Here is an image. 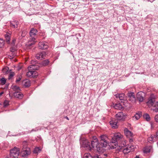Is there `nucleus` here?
<instances>
[{
	"instance_id": "7c9ffc66",
	"label": "nucleus",
	"mask_w": 158,
	"mask_h": 158,
	"mask_svg": "<svg viewBox=\"0 0 158 158\" xmlns=\"http://www.w3.org/2000/svg\"><path fill=\"white\" fill-rule=\"evenodd\" d=\"M5 42L4 40L2 39H0V48L3 47L4 45Z\"/></svg>"
},
{
	"instance_id": "aec40b11",
	"label": "nucleus",
	"mask_w": 158,
	"mask_h": 158,
	"mask_svg": "<svg viewBox=\"0 0 158 158\" xmlns=\"http://www.w3.org/2000/svg\"><path fill=\"white\" fill-rule=\"evenodd\" d=\"M142 115V112H138L136 113L135 115L132 117L133 119V120H138L140 118Z\"/></svg>"
},
{
	"instance_id": "412c9836",
	"label": "nucleus",
	"mask_w": 158,
	"mask_h": 158,
	"mask_svg": "<svg viewBox=\"0 0 158 158\" xmlns=\"http://www.w3.org/2000/svg\"><path fill=\"white\" fill-rule=\"evenodd\" d=\"M143 93L141 92H139L137 94V98L140 102H142L143 101V98L142 96Z\"/></svg>"
},
{
	"instance_id": "7ed1b4c3",
	"label": "nucleus",
	"mask_w": 158,
	"mask_h": 158,
	"mask_svg": "<svg viewBox=\"0 0 158 158\" xmlns=\"http://www.w3.org/2000/svg\"><path fill=\"white\" fill-rule=\"evenodd\" d=\"M38 31L37 29L34 28L31 29L29 32L30 38L29 39L28 46H31L35 43V36Z\"/></svg>"
},
{
	"instance_id": "9b49d317",
	"label": "nucleus",
	"mask_w": 158,
	"mask_h": 158,
	"mask_svg": "<svg viewBox=\"0 0 158 158\" xmlns=\"http://www.w3.org/2000/svg\"><path fill=\"white\" fill-rule=\"evenodd\" d=\"M117 123V120L114 118H111L110 122V124L112 128L113 129L117 128L118 127Z\"/></svg>"
},
{
	"instance_id": "6e6552de",
	"label": "nucleus",
	"mask_w": 158,
	"mask_h": 158,
	"mask_svg": "<svg viewBox=\"0 0 158 158\" xmlns=\"http://www.w3.org/2000/svg\"><path fill=\"white\" fill-rule=\"evenodd\" d=\"M128 100L132 103L136 102V98L135 93L132 92H129L127 94V97Z\"/></svg>"
},
{
	"instance_id": "72a5a7b5",
	"label": "nucleus",
	"mask_w": 158,
	"mask_h": 158,
	"mask_svg": "<svg viewBox=\"0 0 158 158\" xmlns=\"http://www.w3.org/2000/svg\"><path fill=\"white\" fill-rule=\"evenodd\" d=\"M26 31H23L22 32V35H21V37H20L19 38V39H22L23 38V37L25 36L26 34Z\"/></svg>"
},
{
	"instance_id": "37998d69",
	"label": "nucleus",
	"mask_w": 158,
	"mask_h": 158,
	"mask_svg": "<svg viewBox=\"0 0 158 158\" xmlns=\"http://www.w3.org/2000/svg\"><path fill=\"white\" fill-rule=\"evenodd\" d=\"M101 157L100 155H95L93 156V158H101Z\"/></svg>"
},
{
	"instance_id": "2f4dec72",
	"label": "nucleus",
	"mask_w": 158,
	"mask_h": 158,
	"mask_svg": "<svg viewBox=\"0 0 158 158\" xmlns=\"http://www.w3.org/2000/svg\"><path fill=\"white\" fill-rule=\"evenodd\" d=\"M49 63V61L48 60H44L42 62V64L44 66H46L48 65Z\"/></svg>"
},
{
	"instance_id": "5701e85b",
	"label": "nucleus",
	"mask_w": 158,
	"mask_h": 158,
	"mask_svg": "<svg viewBox=\"0 0 158 158\" xmlns=\"http://www.w3.org/2000/svg\"><path fill=\"white\" fill-rule=\"evenodd\" d=\"M114 108L116 109L121 110L123 108L122 106L120 103L116 104L114 106Z\"/></svg>"
},
{
	"instance_id": "09e8293b",
	"label": "nucleus",
	"mask_w": 158,
	"mask_h": 158,
	"mask_svg": "<svg viewBox=\"0 0 158 158\" xmlns=\"http://www.w3.org/2000/svg\"><path fill=\"white\" fill-rule=\"evenodd\" d=\"M65 118H66L68 120H69V118L67 116H66V117Z\"/></svg>"
},
{
	"instance_id": "49530a36",
	"label": "nucleus",
	"mask_w": 158,
	"mask_h": 158,
	"mask_svg": "<svg viewBox=\"0 0 158 158\" xmlns=\"http://www.w3.org/2000/svg\"><path fill=\"white\" fill-rule=\"evenodd\" d=\"M3 94V92H1L0 93V97Z\"/></svg>"
},
{
	"instance_id": "39448f33",
	"label": "nucleus",
	"mask_w": 158,
	"mask_h": 158,
	"mask_svg": "<svg viewBox=\"0 0 158 158\" xmlns=\"http://www.w3.org/2000/svg\"><path fill=\"white\" fill-rule=\"evenodd\" d=\"M80 143L82 147L85 148L86 149L91 150L92 147L91 148L87 140L84 139L80 140Z\"/></svg>"
},
{
	"instance_id": "58836bf2",
	"label": "nucleus",
	"mask_w": 158,
	"mask_h": 158,
	"mask_svg": "<svg viewBox=\"0 0 158 158\" xmlns=\"http://www.w3.org/2000/svg\"><path fill=\"white\" fill-rule=\"evenodd\" d=\"M8 67H6V68L3 69L2 70L3 72L6 73L8 71Z\"/></svg>"
},
{
	"instance_id": "f03ea898",
	"label": "nucleus",
	"mask_w": 158,
	"mask_h": 158,
	"mask_svg": "<svg viewBox=\"0 0 158 158\" xmlns=\"http://www.w3.org/2000/svg\"><path fill=\"white\" fill-rule=\"evenodd\" d=\"M147 104L149 107L152 106L151 110L155 112H158V102H155L154 98L151 96L147 102Z\"/></svg>"
},
{
	"instance_id": "603ef678",
	"label": "nucleus",
	"mask_w": 158,
	"mask_h": 158,
	"mask_svg": "<svg viewBox=\"0 0 158 158\" xmlns=\"http://www.w3.org/2000/svg\"><path fill=\"white\" fill-rule=\"evenodd\" d=\"M3 158H9L8 157H3Z\"/></svg>"
},
{
	"instance_id": "ea45409f",
	"label": "nucleus",
	"mask_w": 158,
	"mask_h": 158,
	"mask_svg": "<svg viewBox=\"0 0 158 158\" xmlns=\"http://www.w3.org/2000/svg\"><path fill=\"white\" fill-rule=\"evenodd\" d=\"M5 37L6 38L7 42H9V36L7 34H6L5 35Z\"/></svg>"
},
{
	"instance_id": "9d476101",
	"label": "nucleus",
	"mask_w": 158,
	"mask_h": 158,
	"mask_svg": "<svg viewBox=\"0 0 158 158\" xmlns=\"http://www.w3.org/2000/svg\"><path fill=\"white\" fill-rule=\"evenodd\" d=\"M47 55L46 52L42 51L37 53L35 57L38 60H42Z\"/></svg>"
},
{
	"instance_id": "4be33fe9",
	"label": "nucleus",
	"mask_w": 158,
	"mask_h": 158,
	"mask_svg": "<svg viewBox=\"0 0 158 158\" xmlns=\"http://www.w3.org/2000/svg\"><path fill=\"white\" fill-rule=\"evenodd\" d=\"M115 96L116 98H118V97L121 100H124L125 99V96L123 93L116 94H115Z\"/></svg>"
},
{
	"instance_id": "2eb2a0df",
	"label": "nucleus",
	"mask_w": 158,
	"mask_h": 158,
	"mask_svg": "<svg viewBox=\"0 0 158 158\" xmlns=\"http://www.w3.org/2000/svg\"><path fill=\"white\" fill-rule=\"evenodd\" d=\"M16 49L15 47H12L10 48V51L12 53L11 55H9V57L10 59H12L16 56Z\"/></svg>"
},
{
	"instance_id": "a18cd8bd",
	"label": "nucleus",
	"mask_w": 158,
	"mask_h": 158,
	"mask_svg": "<svg viewBox=\"0 0 158 158\" xmlns=\"http://www.w3.org/2000/svg\"><path fill=\"white\" fill-rule=\"evenodd\" d=\"M156 135L157 136V137L158 138V130L156 132Z\"/></svg>"
},
{
	"instance_id": "f8f14e48",
	"label": "nucleus",
	"mask_w": 158,
	"mask_h": 158,
	"mask_svg": "<svg viewBox=\"0 0 158 158\" xmlns=\"http://www.w3.org/2000/svg\"><path fill=\"white\" fill-rule=\"evenodd\" d=\"M29 71L27 73V75L28 77H35L38 76V73L35 71H31L28 69Z\"/></svg>"
},
{
	"instance_id": "e433bc0d",
	"label": "nucleus",
	"mask_w": 158,
	"mask_h": 158,
	"mask_svg": "<svg viewBox=\"0 0 158 158\" xmlns=\"http://www.w3.org/2000/svg\"><path fill=\"white\" fill-rule=\"evenodd\" d=\"M129 141L130 144H131L133 142V137L129 138Z\"/></svg>"
},
{
	"instance_id": "4c0bfd02",
	"label": "nucleus",
	"mask_w": 158,
	"mask_h": 158,
	"mask_svg": "<svg viewBox=\"0 0 158 158\" xmlns=\"http://www.w3.org/2000/svg\"><path fill=\"white\" fill-rule=\"evenodd\" d=\"M9 105V102L8 101H5L4 103V106H6Z\"/></svg>"
},
{
	"instance_id": "393cba45",
	"label": "nucleus",
	"mask_w": 158,
	"mask_h": 158,
	"mask_svg": "<svg viewBox=\"0 0 158 158\" xmlns=\"http://www.w3.org/2000/svg\"><path fill=\"white\" fill-rule=\"evenodd\" d=\"M143 118L146 119L147 121H149L150 120V117L148 114H146L143 115Z\"/></svg>"
},
{
	"instance_id": "c756f323",
	"label": "nucleus",
	"mask_w": 158,
	"mask_h": 158,
	"mask_svg": "<svg viewBox=\"0 0 158 158\" xmlns=\"http://www.w3.org/2000/svg\"><path fill=\"white\" fill-rule=\"evenodd\" d=\"M151 147H150L147 146L145 148L144 150L145 153L149 152H150Z\"/></svg>"
},
{
	"instance_id": "f257e3e1",
	"label": "nucleus",
	"mask_w": 158,
	"mask_h": 158,
	"mask_svg": "<svg viewBox=\"0 0 158 158\" xmlns=\"http://www.w3.org/2000/svg\"><path fill=\"white\" fill-rule=\"evenodd\" d=\"M100 141L99 143L97 139L91 141V145L93 148H96L97 151L99 152H103L105 151L104 148L107 146L108 138L106 135H102L100 136Z\"/></svg>"
},
{
	"instance_id": "b1692460",
	"label": "nucleus",
	"mask_w": 158,
	"mask_h": 158,
	"mask_svg": "<svg viewBox=\"0 0 158 158\" xmlns=\"http://www.w3.org/2000/svg\"><path fill=\"white\" fill-rule=\"evenodd\" d=\"M41 151L40 148L39 147H36L34 149L33 152L34 154H37L40 152Z\"/></svg>"
},
{
	"instance_id": "8fccbe9b",
	"label": "nucleus",
	"mask_w": 158,
	"mask_h": 158,
	"mask_svg": "<svg viewBox=\"0 0 158 158\" xmlns=\"http://www.w3.org/2000/svg\"><path fill=\"white\" fill-rule=\"evenodd\" d=\"M104 155L106 156H108V154H104Z\"/></svg>"
},
{
	"instance_id": "423d86ee",
	"label": "nucleus",
	"mask_w": 158,
	"mask_h": 158,
	"mask_svg": "<svg viewBox=\"0 0 158 158\" xmlns=\"http://www.w3.org/2000/svg\"><path fill=\"white\" fill-rule=\"evenodd\" d=\"M19 154V148L15 147L10 150V155L11 157L18 158Z\"/></svg>"
},
{
	"instance_id": "cd10ccee",
	"label": "nucleus",
	"mask_w": 158,
	"mask_h": 158,
	"mask_svg": "<svg viewBox=\"0 0 158 158\" xmlns=\"http://www.w3.org/2000/svg\"><path fill=\"white\" fill-rule=\"evenodd\" d=\"M6 80L4 78L0 79V84L2 85H4L6 82Z\"/></svg>"
},
{
	"instance_id": "a878e982",
	"label": "nucleus",
	"mask_w": 158,
	"mask_h": 158,
	"mask_svg": "<svg viewBox=\"0 0 158 158\" xmlns=\"http://www.w3.org/2000/svg\"><path fill=\"white\" fill-rule=\"evenodd\" d=\"M129 149L131 150V152L133 151L135 148H136V146L134 145H132L131 144H129L128 145Z\"/></svg>"
},
{
	"instance_id": "6ab92c4d",
	"label": "nucleus",
	"mask_w": 158,
	"mask_h": 158,
	"mask_svg": "<svg viewBox=\"0 0 158 158\" xmlns=\"http://www.w3.org/2000/svg\"><path fill=\"white\" fill-rule=\"evenodd\" d=\"M14 96L17 98H22L23 96V94L19 92H15L13 94Z\"/></svg>"
},
{
	"instance_id": "f704fd0d",
	"label": "nucleus",
	"mask_w": 158,
	"mask_h": 158,
	"mask_svg": "<svg viewBox=\"0 0 158 158\" xmlns=\"http://www.w3.org/2000/svg\"><path fill=\"white\" fill-rule=\"evenodd\" d=\"M28 143L27 141H24L23 143V148H26V147H27V146L28 145Z\"/></svg>"
},
{
	"instance_id": "79ce46f5",
	"label": "nucleus",
	"mask_w": 158,
	"mask_h": 158,
	"mask_svg": "<svg viewBox=\"0 0 158 158\" xmlns=\"http://www.w3.org/2000/svg\"><path fill=\"white\" fill-rule=\"evenodd\" d=\"M21 77H20V76H19V77L17 78L16 81V82L17 83L19 82L21 80Z\"/></svg>"
},
{
	"instance_id": "a211bd4d",
	"label": "nucleus",
	"mask_w": 158,
	"mask_h": 158,
	"mask_svg": "<svg viewBox=\"0 0 158 158\" xmlns=\"http://www.w3.org/2000/svg\"><path fill=\"white\" fill-rule=\"evenodd\" d=\"M123 146H125L123 148V152L125 154L127 153L131 152V150L129 149V148L128 146V145H126H126L125 142H124L123 143Z\"/></svg>"
},
{
	"instance_id": "f3484780",
	"label": "nucleus",
	"mask_w": 158,
	"mask_h": 158,
	"mask_svg": "<svg viewBox=\"0 0 158 158\" xmlns=\"http://www.w3.org/2000/svg\"><path fill=\"white\" fill-rule=\"evenodd\" d=\"M158 139L157 136L156 135H151L150 137L148 138V142L152 143L156 141Z\"/></svg>"
},
{
	"instance_id": "c85d7f7f",
	"label": "nucleus",
	"mask_w": 158,
	"mask_h": 158,
	"mask_svg": "<svg viewBox=\"0 0 158 158\" xmlns=\"http://www.w3.org/2000/svg\"><path fill=\"white\" fill-rule=\"evenodd\" d=\"M24 85L26 87H29L30 85V81L29 80H26L24 81Z\"/></svg>"
},
{
	"instance_id": "a19ab883",
	"label": "nucleus",
	"mask_w": 158,
	"mask_h": 158,
	"mask_svg": "<svg viewBox=\"0 0 158 158\" xmlns=\"http://www.w3.org/2000/svg\"><path fill=\"white\" fill-rule=\"evenodd\" d=\"M155 119L156 122H158V114L156 115L155 117Z\"/></svg>"
},
{
	"instance_id": "c03bdc74",
	"label": "nucleus",
	"mask_w": 158,
	"mask_h": 158,
	"mask_svg": "<svg viewBox=\"0 0 158 158\" xmlns=\"http://www.w3.org/2000/svg\"><path fill=\"white\" fill-rule=\"evenodd\" d=\"M15 87L16 88H17V90H20L19 89V87H17V86H15V88L14 89H15Z\"/></svg>"
},
{
	"instance_id": "473e14b6",
	"label": "nucleus",
	"mask_w": 158,
	"mask_h": 158,
	"mask_svg": "<svg viewBox=\"0 0 158 158\" xmlns=\"http://www.w3.org/2000/svg\"><path fill=\"white\" fill-rule=\"evenodd\" d=\"M15 24L13 23H10V26L11 27H13L14 28H16L17 27V22H14Z\"/></svg>"
},
{
	"instance_id": "ddd939ff",
	"label": "nucleus",
	"mask_w": 158,
	"mask_h": 158,
	"mask_svg": "<svg viewBox=\"0 0 158 158\" xmlns=\"http://www.w3.org/2000/svg\"><path fill=\"white\" fill-rule=\"evenodd\" d=\"M38 47L40 49H45L48 48V43L44 42H40L38 44Z\"/></svg>"
},
{
	"instance_id": "c9c22d12",
	"label": "nucleus",
	"mask_w": 158,
	"mask_h": 158,
	"mask_svg": "<svg viewBox=\"0 0 158 158\" xmlns=\"http://www.w3.org/2000/svg\"><path fill=\"white\" fill-rule=\"evenodd\" d=\"M14 73H10L9 76L8 77V79H11L12 77H13L14 76Z\"/></svg>"
},
{
	"instance_id": "3c124183",
	"label": "nucleus",
	"mask_w": 158,
	"mask_h": 158,
	"mask_svg": "<svg viewBox=\"0 0 158 158\" xmlns=\"http://www.w3.org/2000/svg\"><path fill=\"white\" fill-rule=\"evenodd\" d=\"M135 158H139V157L137 156H136Z\"/></svg>"
},
{
	"instance_id": "20e7f679",
	"label": "nucleus",
	"mask_w": 158,
	"mask_h": 158,
	"mask_svg": "<svg viewBox=\"0 0 158 158\" xmlns=\"http://www.w3.org/2000/svg\"><path fill=\"white\" fill-rule=\"evenodd\" d=\"M123 136L120 133L115 134L112 137L111 142L116 146L118 145V142L123 138Z\"/></svg>"
},
{
	"instance_id": "4468645a",
	"label": "nucleus",
	"mask_w": 158,
	"mask_h": 158,
	"mask_svg": "<svg viewBox=\"0 0 158 158\" xmlns=\"http://www.w3.org/2000/svg\"><path fill=\"white\" fill-rule=\"evenodd\" d=\"M117 120H123L124 118V115L122 112H120L118 113L115 115Z\"/></svg>"
},
{
	"instance_id": "1a4fd4ad",
	"label": "nucleus",
	"mask_w": 158,
	"mask_h": 158,
	"mask_svg": "<svg viewBox=\"0 0 158 158\" xmlns=\"http://www.w3.org/2000/svg\"><path fill=\"white\" fill-rule=\"evenodd\" d=\"M36 64V61L33 60H32L31 65L28 67V69L31 71H35V70H38L39 69V66Z\"/></svg>"
},
{
	"instance_id": "de8ad7c7",
	"label": "nucleus",
	"mask_w": 158,
	"mask_h": 158,
	"mask_svg": "<svg viewBox=\"0 0 158 158\" xmlns=\"http://www.w3.org/2000/svg\"><path fill=\"white\" fill-rule=\"evenodd\" d=\"M15 40H13V41H12V44H15Z\"/></svg>"
},
{
	"instance_id": "dca6fc26",
	"label": "nucleus",
	"mask_w": 158,
	"mask_h": 158,
	"mask_svg": "<svg viewBox=\"0 0 158 158\" xmlns=\"http://www.w3.org/2000/svg\"><path fill=\"white\" fill-rule=\"evenodd\" d=\"M124 133L126 136L128 138L133 137V133L127 128L124 129Z\"/></svg>"
},
{
	"instance_id": "bb28decb",
	"label": "nucleus",
	"mask_w": 158,
	"mask_h": 158,
	"mask_svg": "<svg viewBox=\"0 0 158 158\" xmlns=\"http://www.w3.org/2000/svg\"><path fill=\"white\" fill-rule=\"evenodd\" d=\"M93 156H91L90 153H86L84 154L83 158H93Z\"/></svg>"
},
{
	"instance_id": "0eeeda50",
	"label": "nucleus",
	"mask_w": 158,
	"mask_h": 158,
	"mask_svg": "<svg viewBox=\"0 0 158 158\" xmlns=\"http://www.w3.org/2000/svg\"><path fill=\"white\" fill-rule=\"evenodd\" d=\"M30 153L31 151L30 148L26 147V148H23L21 152V155L22 157H26L30 155Z\"/></svg>"
}]
</instances>
